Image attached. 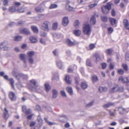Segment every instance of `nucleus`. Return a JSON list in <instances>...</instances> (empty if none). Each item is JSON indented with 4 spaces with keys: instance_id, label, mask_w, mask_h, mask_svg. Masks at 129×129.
<instances>
[{
    "instance_id": "obj_1",
    "label": "nucleus",
    "mask_w": 129,
    "mask_h": 129,
    "mask_svg": "<svg viewBox=\"0 0 129 129\" xmlns=\"http://www.w3.org/2000/svg\"><path fill=\"white\" fill-rule=\"evenodd\" d=\"M82 29L84 34L87 36H89L90 35L92 30L91 27L87 23L83 24Z\"/></svg>"
},
{
    "instance_id": "obj_2",
    "label": "nucleus",
    "mask_w": 129,
    "mask_h": 129,
    "mask_svg": "<svg viewBox=\"0 0 129 129\" xmlns=\"http://www.w3.org/2000/svg\"><path fill=\"white\" fill-rule=\"evenodd\" d=\"M111 3H108L106 5L104 6L101 8L102 11L104 14H107L108 13L109 11L111 8Z\"/></svg>"
},
{
    "instance_id": "obj_3",
    "label": "nucleus",
    "mask_w": 129,
    "mask_h": 129,
    "mask_svg": "<svg viewBox=\"0 0 129 129\" xmlns=\"http://www.w3.org/2000/svg\"><path fill=\"white\" fill-rule=\"evenodd\" d=\"M50 23L48 21H46L43 23L41 26V28L43 30L48 32L50 29Z\"/></svg>"
},
{
    "instance_id": "obj_4",
    "label": "nucleus",
    "mask_w": 129,
    "mask_h": 129,
    "mask_svg": "<svg viewBox=\"0 0 129 129\" xmlns=\"http://www.w3.org/2000/svg\"><path fill=\"white\" fill-rule=\"evenodd\" d=\"M7 43L4 42L0 44V48L1 49L4 48V50L7 51L9 50L10 49L9 47L7 46Z\"/></svg>"
},
{
    "instance_id": "obj_5",
    "label": "nucleus",
    "mask_w": 129,
    "mask_h": 129,
    "mask_svg": "<svg viewBox=\"0 0 129 129\" xmlns=\"http://www.w3.org/2000/svg\"><path fill=\"white\" fill-rule=\"evenodd\" d=\"M56 64L57 67L59 69H64V67L61 61L59 59L56 61Z\"/></svg>"
},
{
    "instance_id": "obj_6",
    "label": "nucleus",
    "mask_w": 129,
    "mask_h": 129,
    "mask_svg": "<svg viewBox=\"0 0 129 129\" xmlns=\"http://www.w3.org/2000/svg\"><path fill=\"white\" fill-rule=\"evenodd\" d=\"M119 90V87L116 85L111 88L109 90V91L110 93H115L118 91Z\"/></svg>"
},
{
    "instance_id": "obj_7",
    "label": "nucleus",
    "mask_w": 129,
    "mask_h": 129,
    "mask_svg": "<svg viewBox=\"0 0 129 129\" xmlns=\"http://www.w3.org/2000/svg\"><path fill=\"white\" fill-rule=\"evenodd\" d=\"M20 31L21 33L26 35H29L30 34V32L28 28H26L21 29L20 30Z\"/></svg>"
},
{
    "instance_id": "obj_8",
    "label": "nucleus",
    "mask_w": 129,
    "mask_h": 129,
    "mask_svg": "<svg viewBox=\"0 0 129 129\" xmlns=\"http://www.w3.org/2000/svg\"><path fill=\"white\" fill-rule=\"evenodd\" d=\"M69 23V20L67 17H65L63 19L62 21V24L64 26H67Z\"/></svg>"
},
{
    "instance_id": "obj_9",
    "label": "nucleus",
    "mask_w": 129,
    "mask_h": 129,
    "mask_svg": "<svg viewBox=\"0 0 129 129\" xmlns=\"http://www.w3.org/2000/svg\"><path fill=\"white\" fill-rule=\"evenodd\" d=\"M95 15L96 14H95L94 15L92 16L90 18V24L91 25H94L96 23V21L95 19Z\"/></svg>"
},
{
    "instance_id": "obj_10",
    "label": "nucleus",
    "mask_w": 129,
    "mask_h": 129,
    "mask_svg": "<svg viewBox=\"0 0 129 129\" xmlns=\"http://www.w3.org/2000/svg\"><path fill=\"white\" fill-rule=\"evenodd\" d=\"M9 96L12 101H14L16 99V96L14 93L13 92H10L9 94Z\"/></svg>"
},
{
    "instance_id": "obj_11",
    "label": "nucleus",
    "mask_w": 129,
    "mask_h": 129,
    "mask_svg": "<svg viewBox=\"0 0 129 129\" xmlns=\"http://www.w3.org/2000/svg\"><path fill=\"white\" fill-rule=\"evenodd\" d=\"M19 57L20 59L23 61V62L25 63L27 60L26 55L23 54H20L19 55Z\"/></svg>"
},
{
    "instance_id": "obj_12",
    "label": "nucleus",
    "mask_w": 129,
    "mask_h": 129,
    "mask_svg": "<svg viewBox=\"0 0 129 129\" xmlns=\"http://www.w3.org/2000/svg\"><path fill=\"white\" fill-rule=\"evenodd\" d=\"M68 120V118L67 116L65 115L61 116L59 118V120L61 122H64Z\"/></svg>"
},
{
    "instance_id": "obj_13",
    "label": "nucleus",
    "mask_w": 129,
    "mask_h": 129,
    "mask_svg": "<svg viewBox=\"0 0 129 129\" xmlns=\"http://www.w3.org/2000/svg\"><path fill=\"white\" fill-rule=\"evenodd\" d=\"M123 24L125 28L129 30V24L127 20L124 19V20Z\"/></svg>"
},
{
    "instance_id": "obj_14",
    "label": "nucleus",
    "mask_w": 129,
    "mask_h": 129,
    "mask_svg": "<svg viewBox=\"0 0 129 129\" xmlns=\"http://www.w3.org/2000/svg\"><path fill=\"white\" fill-rule=\"evenodd\" d=\"M5 112L4 113V117L6 119H7L9 116V111L6 108H4Z\"/></svg>"
},
{
    "instance_id": "obj_15",
    "label": "nucleus",
    "mask_w": 129,
    "mask_h": 129,
    "mask_svg": "<svg viewBox=\"0 0 129 129\" xmlns=\"http://www.w3.org/2000/svg\"><path fill=\"white\" fill-rule=\"evenodd\" d=\"M65 80L68 84H70L71 83V80L69 75H67L66 76Z\"/></svg>"
},
{
    "instance_id": "obj_16",
    "label": "nucleus",
    "mask_w": 129,
    "mask_h": 129,
    "mask_svg": "<svg viewBox=\"0 0 129 129\" xmlns=\"http://www.w3.org/2000/svg\"><path fill=\"white\" fill-rule=\"evenodd\" d=\"M66 43L69 46H72L74 45V43L72 42L71 40L69 39H68L66 40Z\"/></svg>"
},
{
    "instance_id": "obj_17",
    "label": "nucleus",
    "mask_w": 129,
    "mask_h": 129,
    "mask_svg": "<svg viewBox=\"0 0 129 129\" xmlns=\"http://www.w3.org/2000/svg\"><path fill=\"white\" fill-rule=\"evenodd\" d=\"M31 28L33 32L35 33H38L39 32V29L36 26H31Z\"/></svg>"
},
{
    "instance_id": "obj_18",
    "label": "nucleus",
    "mask_w": 129,
    "mask_h": 129,
    "mask_svg": "<svg viewBox=\"0 0 129 129\" xmlns=\"http://www.w3.org/2000/svg\"><path fill=\"white\" fill-rule=\"evenodd\" d=\"M73 33L76 36H79L81 35V31L79 29H76L73 30Z\"/></svg>"
},
{
    "instance_id": "obj_19",
    "label": "nucleus",
    "mask_w": 129,
    "mask_h": 129,
    "mask_svg": "<svg viewBox=\"0 0 129 129\" xmlns=\"http://www.w3.org/2000/svg\"><path fill=\"white\" fill-rule=\"evenodd\" d=\"M66 90L69 94L72 95L73 94V91L72 87L70 86L67 87L66 88Z\"/></svg>"
},
{
    "instance_id": "obj_20",
    "label": "nucleus",
    "mask_w": 129,
    "mask_h": 129,
    "mask_svg": "<svg viewBox=\"0 0 129 129\" xmlns=\"http://www.w3.org/2000/svg\"><path fill=\"white\" fill-rule=\"evenodd\" d=\"M37 120L38 123L40 126H41L42 125L43 120L41 118V117L40 115L38 116L37 117Z\"/></svg>"
},
{
    "instance_id": "obj_21",
    "label": "nucleus",
    "mask_w": 129,
    "mask_h": 129,
    "mask_svg": "<svg viewBox=\"0 0 129 129\" xmlns=\"http://www.w3.org/2000/svg\"><path fill=\"white\" fill-rule=\"evenodd\" d=\"M17 7L15 6H13L10 7L9 11L11 12H13L16 11L17 10Z\"/></svg>"
},
{
    "instance_id": "obj_22",
    "label": "nucleus",
    "mask_w": 129,
    "mask_h": 129,
    "mask_svg": "<svg viewBox=\"0 0 129 129\" xmlns=\"http://www.w3.org/2000/svg\"><path fill=\"white\" fill-rule=\"evenodd\" d=\"M52 97L53 98H55L57 96L58 92L57 90L55 89H53L52 91Z\"/></svg>"
},
{
    "instance_id": "obj_23",
    "label": "nucleus",
    "mask_w": 129,
    "mask_h": 129,
    "mask_svg": "<svg viewBox=\"0 0 129 129\" xmlns=\"http://www.w3.org/2000/svg\"><path fill=\"white\" fill-rule=\"evenodd\" d=\"M127 80V78L125 77L123 78L122 76L120 77L119 78L118 80L119 82L122 83H125V80Z\"/></svg>"
},
{
    "instance_id": "obj_24",
    "label": "nucleus",
    "mask_w": 129,
    "mask_h": 129,
    "mask_svg": "<svg viewBox=\"0 0 129 129\" xmlns=\"http://www.w3.org/2000/svg\"><path fill=\"white\" fill-rule=\"evenodd\" d=\"M114 103H113L109 102L107 104L104 105L103 106L105 108H107L113 105Z\"/></svg>"
},
{
    "instance_id": "obj_25",
    "label": "nucleus",
    "mask_w": 129,
    "mask_h": 129,
    "mask_svg": "<svg viewBox=\"0 0 129 129\" xmlns=\"http://www.w3.org/2000/svg\"><path fill=\"white\" fill-rule=\"evenodd\" d=\"M44 9L40 7H37L36 8L35 11L38 12H42L44 11Z\"/></svg>"
},
{
    "instance_id": "obj_26",
    "label": "nucleus",
    "mask_w": 129,
    "mask_h": 129,
    "mask_svg": "<svg viewBox=\"0 0 129 129\" xmlns=\"http://www.w3.org/2000/svg\"><path fill=\"white\" fill-rule=\"evenodd\" d=\"M35 52L33 51H30L27 53V54L28 57H32L35 55Z\"/></svg>"
},
{
    "instance_id": "obj_27",
    "label": "nucleus",
    "mask_w": 129,
    "mask_h": 129,
    "mask_svg": "<svg viewBox=\"0 0 129 129\" xmlns=\"http://www.w3.org/2000/svg\"><path fill=\"white\" fill-rule=\"evenodd\" d=\"M22 37L21 36H18L15 37L14 40L16 41H18L22 40Z\"/></svg>"
},
{
    "instance_id": "obj_28",
    "label": "nucleus",
    "mask_w": 129,
    "mask_h": 129,
    "mask_svg": "<svg viewBox=\"0 0 129 129\" xmlns=\"http://www.w3.org/2000/svg\"><path fill=\"white\" fill-rule=\"evenodd\" d=\"M82 88L83 89L86 88L88 87V85L86 82H82L81 84Z\"/></svg>"
},
{
    "instance_id": "obj_29",
    "label": "nucleus",
    "mask_w": 129,
    "mask_h": 129,
    "mask_svg": "<svg viewBox=\"0 0 129 129\" xmlns=\"http://www.w3.org/2000/svg\"><path fill=\"white\" fill-rule=\"evenodd\" d=\"M30 82L35 86L37 87L39 86L38 83H37L36 81L34 79H33L30 81Z\"/></svg>"
},
{
    "instance_id": "obj_30",
    "label": "nucleus",
    "mask_w": 129,
    "mask_h": 129,
    "mask_svg": "<svg viewBox=\"0 0 129 129\" xmlns=\"http://www.w3.org/2000/svg\"><path fill=\"white\" fill-rule=\"evenodd\" d=\"M94 57H95L96 59L95 62L96 63L97 62L100 61V58L99 55L97 53L94 54Z\"/></svg>"
},
{
    "instance_id": "obj_31",
    "label": "nucleus",
    "mask_w": 129,
    "mask_h": 129,
    "mask_svg": "<svg viewBox=\"0 0 129 129\" xmlns=\"http://www.w3.org/2000/svg\"><path fill=\"white\" fill-rule=\"evenodd\" d=\"M30 41L33 43L36 42L37 41V39L33 37H31L29 39Z\"/></svg>"
},
{
    "instance_id": "obj_32",
    "label": "nucleus",
    "mask_w": 129,
    "mask_h": 129,
    "mask_svg": "<svg viewBox=\"0 0 129 129\" xmlns=\"http://www.w3.org/2000/svg\"><path fill=\"white\" fill-rule=\"evenodd\" d=\"M80 22L78 20H75L74 23V26L76 28H78L79 27Z\"/></svg>"
},
{
    "instance_id": "obj_33",
    "label": "nucleus",
    "mask_w": 129,
    "mask_h": 129,
    "mask_svg": "<svg viewBox=\"0 0 129 129\" xmlns=\"http://www.w3.org/2000/svg\"><path fill=\"white\" fill-rule=\"evenodd\" d=\"M109 20L111 24L112 25H114L116 23V20L114 18H110Z\"/></svg>"
},
{
    "instance_id": "obj_34",
    "label": "nucleus",
    "mask_w": 129,
    "mask_h": 129,
    "mask_svg": "<svg viewBox=\"0 0 129 129\" xmlns=\"http://www.w3.org/2000/svg\"><path fill=\"white\" fill-rule=\"evenodd\" d=\"M107 90V87H103L102 86L99 87V91L101 92L103 91H106Z\"/></svg>"
},
{
    "instance_id": "obj_35",
    "label": "nucleus",
    "mask_w": 129,
    "mask_h": 129,
    "mask_svg": "<svg viewBox=\"0 0 129 129\" xmlns=\"http://www.w3.org/2000/svg\"><path fill=\"white\" fill-rule=\"evenodd\" d=\"M44 85L46 91L47 92L50 89V86L48 84H45Z\"/></svg>"
},
{
    "instance_id": "obj_36",
    "label": "nucleus",
    "mask_w": 129,
    "mask_h": 129,
    "mask_svg": "<svg viewBox=\"0 0 129 129\" xmlns=\"http://www.w3.org/2000/svg\"><path fill=\"white\" fill-rule=\"evenodd\" d=\"M58 7V5L56 4H51L49 7L50 9H52L57 8Z\"/></svg>"
},
{
    "instance_id": "obj_37",
    "label": "nucleus",
    "mask_w": 129,
    "mask_h": 129,
    "mask_svg": "<svg viewBox=\"0 0 129 129\" xmlns=\"http://www.w3.org/2000/svg\"><path fill=\"white\" fill-rule=\"evenodd\" d=\"M58 23L57 22H55L53 24L52 28L53 29L56 30L57 28Z\"/></svg>"
},
{
    "instance_id": "obj_38",
    "label": "nucleus",
    "mask_w": 129,
    "mask_h": 129,
    "mask_svg": "<svg viewBox=\"0 0 129 129\" xmlns=\"http://www.w3.org/2000/svg\"><path fill=\"white\" fill-rule=\"evenodd\" d=\"M106 53L109 55H111L113 52V50L111 49H107L106 51Z\"/></svg>"
},
{
    "instance_id": "obj_39",
    "label": "nucleus",
    "mask_w": 129,
    "mask_h": 129,
    "mask_svg": "<svg viewBox=\"0 0 129 129\" xmlns=\"http://www.w3.org/2000/svg\"><path fill=\"white\" fill-rule=\"evenodd\" d=\"M102 20L103 22H105L107 21V17L106 16H102L101 17Z\"/></svg>"
},
{
    "instance_id": "obj_40",
    "label": "nucleus",
    "mask_w": 129,
    "mask_h": 129,
    "mask_svg": "<svg viewBox=\"0 0 129 129\" xmlns=\"http://www.w3.org/2000/svg\"><path fill=\"white\" fill-rule=\"evenodd\" d=\"M92 80L93 82H95L98 81V78L96 76L94 75L92 77Z\"/></svg>"
},
{
    "instance_id": "obj_41",
    "label": "nucleus",
    "mask_w": 129,
    "mask_h": 129,
    "mask_svg": "<svg viewBox=\"0 0 129 129\" xmlns=\"http://www.w3.org/2000/svg\"><path fill=\"white\" fill-rule=\"evenodd\" d=\"M122 66L123 69L125 71H127L128 70V66L126 64L123 63L122 64Z\"/></svg>"
},
{
    "instance_id": "obj_42",
    "label": "nucleus",
    "mask_w": 129,
    "mask_h": 129,
    "mask_svg": "<svg viewBox=\"0 0 129 129\" xmlns=\"http://www.w3.org/2000/svg\"><path fill=\"white\" fill-rule=\"evenodd\" d=\"M44 120L45 121L50 125H52L54 124V123L53 122H51L49 121L48 120V119L46 118H44Z\"/></svg>"
},
{
    "instance_id": "obj_43",
    "label": "nucleus",
    "mask_w": 129,
    "mask_h": 129,
    "mask_svg": "<svg viewBox=\"0 0 129 129\" xmlns=\"http://www.w3.org/2000/svg\"><path fill=\"white\" fill-rule=\"evenodd\" d=\"M118 111L120 113H121L123 111H125V109L122 107H119L118 108Z\"/></svg>"
},
{
    "instance_id": "obj_44",
    "label": "nucleus",
    "mask_w": 129,
    "mask_h": 129,
    "mask_svg": "<svg viewBox=\"0 0 129 129\" xmlns=\"http://www.w3.org/2000/svg\"><path fill=\"white\" fill-rule=\"evenodd\" d=\"M98 2L97 3H95L94 4L90 5L88 6V7L89 8H91L95 6H96L97 5Z\"/></svg>"
},
{
    "instance_id": "obj_45",
    "label": "nucleus",
    "mask_w": 129,
    "mask_h": 129,
    "mask_svg": "<svg viewBox=\"0 0 129 129\" xmlns=\"http://www.w3.org/2000/svg\"><path fill=\"white\" fill-rule=\"evenodd\" d=\"M118 72L119 74L120 75H122L124 73V71L122 69H120L118 70Z\"/></svg>"
},
{
    "instance_id": "obj_46",
    "label": "nucleus",
    "mask_w": 129,
    "mask_h": 129,
    "mask_svg": "<svg viewBox=\"0 0 129 129\" xmlns=\"http://www.w3.org/2000/svg\"><path fill=\"white\" fill-rule=\"evenodd\" d=\"M86 64L87 66L90 67H91L92 66V64L90 62V60L89 59L87 60L86 62Z\"/></svg>"
},
{
    "instance_id": "obj_47",
    "label": "nucleus",
    "mask_w": 129,
    "mask_h": 129,
    "mask_svg": "<svg viewBox=\"0 0 129 129\" xmlns=\"http://www.w3.org/2000/svg\"><path fill=\"white\" fill-rule=\"evenodd\" d=\"M60 93L61 95L63 97H66L67 95L65 92L63 90H61L60 91Z\"/></svg>"
},
{
    "instance_id": "obj_48",
    "label": "nucleus",
    "mask_w": 129,
    "mask_h": 129,
    "mask_svg": "<svg viewBox=\"0 0 129 129\" xmlns=\"http://www.w3.org/2000/svg\"><path fill=\"white\" fill-rule=\"evenodd\" d=\"M66 8L69 11H71L72 9V7L68 5H67L66 6Z\"/></svg>"
},
{
    "instance_id": "obj_49",
    "label": "nucleus",
    "mask_w": 129,
    "mask_h": 129,
    "mask_svg": "<svg viewBox=\"0 0 129 129\" xmlns=\"http://www.w3.org/2000/svg\"><path fill=\"white\" fill-rule=\"evenodd\" d=\"M25 11V9L22 8H20L18 9H17V11L19 12V13H23Z\"/></svg>"
},
{
    "instance_id": "obj_50",
    "label": "nucleus",
    "mask_w": 129,
    "mask_h": 129,
    "mask_svg": "<svg viewBox=\"0 0 129 129\" xmlns=\"http://www.w3.org/2000/svg\"><path fill=\"white\" fill-rule=\"evenodd\" d=\"M28 59L30 63L32 64L33 63L34 60L32 57H29Z\"/></svg>"
},
{
    "instance_id": "obj_51",
    "label": "nucleus",
    "mask_w": 129,
    "mask_h": 129,
    "mask_svg": "<svg viewBox=\"0 0 129 129\" xmlns=\"http://www.w3.org/2000/svg\"><path fill=\"white\" fill-rule=\"evenodd\" d=\"M108 30L109 33L111 34L113 32V29L111 27H110L108 28Z\"/></svg>"
},
{
    "instance_id": "obj_52",
    "label": "nucleus",
    "mask_w": 129,
    "mask_h": 129,
    "mask_svg": "<svg viewBox=\"0 0 129 129\" xmlns=\"http://www.w3.org/2000/svg\"><path fill=\"white\" fill-rule=\"evenodd\" d=\"M53 54L55 56H57L58 53V51L57 49H56L53 52Z\"/></svg>"
},
{
    "instance_id": "obj_53",
    "label": "nucleus",
    "mask_w": 129,
    "mask_h": 129,
    "mask_svg": "<svg viewBox=\"0 0 129 129\" xmlns=\"http://www.w3.org/2000/svg\"><path fill=\"white\" fill-rule=\"evenodd\" d=\"M125 58L127 60L129 61V52H127L126 53Z\"/></svg>"
},
{
    "instance_id": "obj_54",
    "label": "nucleus",
    "mask_w": 129,
    "mask_h": 129,
    "mask_svg": "<svg viewBox=\"0 0 129 129\" xmlns=\"http://www.w3.org/2000/svg\"><path fill=\"white\" fill-rule=\"evenodd\" d=\"M59 76L58 74H57L55 75L52 78V80H54L55 79H57L58 78Z\"/></svg>"
},
{
    "instance_id": "obj_55",
    "label": "nucleus",
    "mask_w": 129,
    "mask_h": 129,
    "mask_svg": "<svg viewBox=\"0 0 129 129\" xmlns=\"http://www.w3.org/2000/svg\"><path fill=\"white\" fill-rule=\"evenodd\" d=\"M95 45L94 44H91L89 45V49L90 50L93 49L95 47Z\"/></svg>"
},
{
    "instance_id": "obj_56",
    "label": "nucleus",
    "mask_w": 129,
    "mask_h": 129,
    "mask_svg": "<svg viewBox=\"0 0 129 129\" xmlns=\"http://www.w3.org/2000/svg\"><path fill=\"white\" fill-rule=\"evenodd\" d=\"M102 68L103 69H105L107 67V64L105 63H101Z\"/></svg>"
},
{
    "instance_id": "obj_57",
    "label": "nucleus",
    "mask_w": 129,
    "mask_h": 129,
    "mask_svg": "<svg viewBox=\"0 0 129 129\" xmlns=\"http://www.w3.org/2000/svg\"><path fill=\"white\" fill-rule=\"evenodd\" d=\"M47 34L46 33L43 32H41V33L40 35L43 37H45L47 35Z\"/></svg>"
},
{
    "instance_id": "obj_58",
    "label": "nucleus",
    "mask_w": 129,
    "mask_h": 129,
    "mask_svg": "<svg viewBox=\"0 0 129 129\" xmlns=\"http://www.w3.org/2000/svg\"><path fill=\"white\" fill-rule=\"evenodd\" d=\"M22 109L23 111L25 113L26 111V107L25 106H23L22 107Z\"/></svg>"
},
{
    "instance_id": "obj_59",
    "label": "nucleus",
    "mask_w": 129,
    "mask_h": 129,
    "mask_svg": "<svg viewBox=\"0 0 129 129\" xmlns=\"http://www.w3.org/2000/svg\"><path fill=\"white\" fill-rule=\"evenodd\" d=\"M32 111L30 109H29L28 110H27L25 112L26 114H30L31 113Z\"/></svg>"
},
{
    "instance_id": "obj_60",
    "label": "nucleus",
    "mask_w": 129,
    "mask_h": 129,
    "mask_svg": "<svg viewBox=\"0 0 129 129\" xmlns=\"http://www.w3.org/2000/svg\"><path fill=\"white\" fill-rule=\"evenodd\" d=\"M40 42L42 44H45V41L44 39L42 38H41L40 40Z\"/></svg>"
},
{
    "instance_id": "obj_61",
    "label": "nucleus",
    "mask_w": 129,
    "mask_h": 129,
    "mask_svg": "<svg viewBox=\"0 0 129 129\" xmlns=\"http://www.w3.org/2000/svg\"><path fill=\"white\" fill-rule=\"evenodd\" d=\"M93 101H91L87 105V107H90L93 105Z\"/></svg>"
},
{
    "instance_id": "obj_62",
    "label": "nucleus",
    "mask_w": 129,
    "mask_h": 129,
    "mask_svg": "<svg viewBox=\"0 0 129 129\" xmlns=\"http://www.w3.org/2000/svg\"><path fill=\"white\" fill-rule=\"evenodd\" d=\"M80 71L81 74L83 76L84 75V69L83 68H81L80 69Z\"/></svg>"
},
{
    "instance_id": "obj_63",
    "label": "nucleus",
    "mask_w": 129,
    "mask_h": 129,
    "mask_svg": "<svg viewBox=\"0 0 129 129\" xmlns=\"http://www.w3.org/2000/svg\"><path fill=\"white\" fill-rule=\"evenodd\" d=\"M8 1L7 0H4V5L6 6L8 5Z\"/></svg>"
},
{
    "instance_id": "obj_64",
    "label": "nucleus",
    "mask_w": 129,
    "mask_h": 129,
    "mask_svg": "<svg viewBox=\"0 0 129 129\" xmlns=\"http://www.w3.org/2000/svg\"><path fill=\"white\" fill-rule=\"evenodd\" d=\"M8 80L10 81L11 85L14 84V81L13 78H11L9 79Z\"/></svg>"
}]
</instances>
